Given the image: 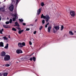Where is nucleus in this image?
Here are the masks:
<instances>
[{"instance_id": "obj_1", "label": "nucleus", "mask_w": 76, "mask_h": 76, "mask_svg": "<svg viewBox=\"0 0 76 76\" xmlns=\"http://www.w3.org/2000/svg\"><path fill=\"white\" fill-rule=\"evenodd\" d=\"M41 18H43V19H45L46 21L47 22H48L49 19H50V17L48 15H47L45 16H44V14H42L41 16Z\"/></svg>"}, {"instance_id": "obj_2", "label": "nucleus", "mask_w": 76, "mask_h": 76, "mask_svg": "<svg viewBox=\"0 0 76 76\" xmlns=\"http://www.w3.org/2000/svg\"><path fill=\"white\" fill-rule=\"evenodd\" d=\"M10 60V56L8 55H7L4 57V61H9Z\"/></svg>"}, {"instance_id": "obj_3", "label": "nucleus", "mask_w": 76, "mask_h": 76, "mask_svg": "<svg viewBox=\"0 0 76 76\" xmlns=\"http://www.w3.org/2000/svg\"><path fill=\"white\" fill-rule=\"evenodd\" d=\"M25 43L23 42L22 43L21 42H19L18 44V46L19 47H22L23 46H25Z\"/></svg>"}, {"instance_id": "obj_4", "label": "nucleus", "mask_w": 76, "mask_h": 76, "mask_svg": "<svg viewBox=\"0 0 76 76\" xmlns=\"http://www.w3.org/2000/svg\"><path fill=\"white\" fill-rule=\"evenodd\" d=\"M70 14L72 17H75V16H76V13L75 12L73 11H70Z\"/></svg>"}, {"instance_id": "obj_5", "label": "nucleus", "mask_w": 76, "mask_h": 76, "mask_svg": "<svg viewBox=\"0 0 76 76\" xmlns=\"http://www.w3.org/2000/svg\"><path fill=\"white\" fill-rule=\"evenodd\" d=\"M13 15L14 16H15V17L13 18H12V20L13 21H15V20H16V18L17 17V16H18V14H17V12H15V14H14Z\"/></svg>"}, {"instance_id": "obj_6", "label": "nucleus", "mask_w": 76, "mask_h": 76, "mask_svg": "<svg viewBox=\"0 0 76 76\" xmlns=\"http://www.w3.org/2000/svg\"><path fill=\"white\" fill-rule=\"evenodd\" d=\"M1 56L2 57H5V56H6V52L4 51L1 52Z\"/></svg>"}, {"instance_id": "obj_7", "label": "nucleus", "mask_w": 76, "mask_h": 76, "mask_svg": "<svg viewBox=\"0 0 76 76\" xmlns=\"http://www.w3.org/2000/svg\"><path fill=\"white\" fill-rule=\"evenodd\" d=\"M41 12V8H39L37 11V15H39L40 14Z\"/></svg>"}, {"instance_id": "obj_8", "label": "nucleus", "mask_w": 76, "mask_h": 76, "mask_svg": "<svg viewBox=\"0 0 76 76\" xmlns=\"http://www.w3.org/2000/svg\"><path fill=\"white\" fill-rule=\"evenodd\" d=\"M9 9L11 11L13 10V5H11L9 7Z\"/></svg>"}, {"instance_id": "obj_9", "label": "nucleus", "mask_w": 76, "mask_h": 76, "mask_svg": "<svg viewBox=\"0 0 76 76\" xmlns=\"http://www.w3.org/2000/svg\"><path fill=\"white\" fill-rule=\"evenodd\" d=\"M53 28H55L56 31H57L60 29V27H59V26H55L53 27Z\"/></svg>"}, {"instance_id": "obj_10", "label": "nucleus", "mask_w": 76, "mask_h": 76, "mask_svg": "<svg viewBox=\"0 0 76 76\" xmlns=\"http://www.w3.org/2000/svg\"><path fill=\"white\" fill-rule=\"evenodd\" d=\"M17 53V54H20V53H22V51L20 50H16Z\"/></svg>"}, {"instance_id": "obj_11", "label": "nucleus", "mask_w": 76, "mask_h": 76, "mask_svg": "<svg viewBox=\"0 0 76 76\" xmlns=\"http://www.w3.org/2000/svg\"><path fill=\"white\" fill-rule=\"evenodd\" d=\"M51 27L50 26H49L48 27V32H50V31H51Z\"/></svg>"}, {"instance_id": "obj_12", "label": "nucleus", "mask_w": 76, "mask_h": 76, "mask_svg": "<svg viewBox=\"0 0 76 76\" xmlns=\"http://www.w3.org/2000/svg\"><path fill=\"white\" fill-rule=\"evenodd\" d=\"M15 25H14V26H18V27H19V26H20L18 22H15Z\"/></svg>"}, {"instance_id": "obj_13", "label": "nucleus", "mask_w": 76, "mask_h": 76, "mask_svg": "<svg viewBox=\"0 0 76 76\" xmlns=\"http://www.w3.org/2000/svg\"><path fill=\"white\" fill-rule=\"evenodd\" d=\"M4 47V43L2 42H0V47Z\"/></svg>"}, {"instance_id": "obj_14", "label": "nucleus", "mask_w": 76, "mask_h": 76, "mask_svg": "<svg viewBox=\"0 0 76 76\" xmlns=\"http://www.w3.org/2000/svg\"><path fill=\"white\" fill-rule=\"evenodd\" d=\"M9 48V44H7L5 47H4V48L5 49H7V48Z\"/></svg>"}, {"instance_id": "obj_15", "label": "nucleus", "mask_w": 76, "mask_h": 76, "mask_svg": "<svg viewBox=\"0 0 76 76\" xmlns=\"http://www.w3.org/2000/svg\"><path fill=\"white\" fill-rule=\"evenodd\" d=\"M24 31V30H22L19 31L18 32L19 34H21L22 32H23V31Z\"/></svg>"}, {"instance_id": "obj_16", "label": "nucleus", "mask_w": 76, "mask_h": 76, "mask_svg": "<svg viewBox=\"0 0 76 76\" xmlns=\"http://www.w3.org/2000/svg\"><path fill=\"white\" fill-rule=\"evenodd\" d=\"M69 34L70 35H73V33L72 32V31H69Z\"/></svg>"}, {"instance_id": "obj_17", "label": "nucleus", "mask_w": 76, "mask_h": 76, "mask_svg": "<svg viewBox=\"0 0 76 76\" xmlns=\"http://www.w3.org/2000/svg\"><path fill=\"white\" fill-rule=\"evenodd\" d=\"M3 38L4 39V40H7V38L6 37V36L3 37Z\"/></svg>"}, {"instance_id": "obj_18", "label": "nucleus", "mask_w": 76, "mask_h": 76, "mask_svg": "<svg viewBox=\"0 0 76 76\" xmlns=\"http://www.w3.org/2000/svg\"><path fill=\"white\" fill-rule=\"evenodd\" d=\"M1 11H3V12H4V9L3 8H1L0 9Z\"/></svg>"}, {"instance_id": "obj_19", "label": "nucleus", "mask_w": 76, "mask_h": 76, "mask_svg": "<svg viewBox=\"0 0 76 76\" xmlns=\"http://www.w3.org/2000/svg\"><path fill=\"white\" fill-rule=\"evenodd\" d=\"M3 26L4 28H8V27H7V25H3Z\"/></svg>"}, {"instance_id": "obj_20", "label": "nucleus", "mask_w": 76, "mask_h": 76, "mask_svg": "<svg viewBox=\"0 0 76 76\" xmlns=\"http://www.w3.org/2000/svg\"><path fill=\"white\" fill-rule=\"evenodd\" d=\"M61 31H63V29H64V26L63 25H61Z\"/></svg>"}, {"instance_id": "obj_21", "label": "nucleus", "mask_w": 76, "mask_h": 76, "mask_svg": "<svg viewBox=\"0 0 76 76\" xmlns=\"http://www.w3.org/2000/svg\"><path fill=\"white\" fill-rule=\"evenodd\" d=\"M33 60L34 61H36V58L34 57H33Z\"/></svg>"}, {"instance_id": "obj_22", "label": "nucleus", "mask_w": 76, "mask_h": 76, "mask_svg": "<svg viewBox=\"0 0 76 76\" xmlns=\"http://www.w3.org/2000/svg\"><path fill=\"white\" fill-rule=\"evenodd\" d=\"M8 74V73H4L3 74V75L4 76H7V75Z\"/></svg>"}, {"instance_id": "obj_23", "label": "nucleus", "mask_w": 76, "mask_h": 76, "mask_svg": "<svg viewBox=\"0 0 76 76\" xmlns=\"http://www.w3.org/2000/svg\"><path fill=\"white\" fill-rule=\"evenodd\" d=\"M42 28H43V27H42V26H40L39 27V30L40 31H41V29H42Z\"/></svg>"}, {"instance_id": "obj_24", "label": "nucleus", "mask_w": 76, "mask_h": 76, "mask_svg": "<svg viewBox=\"0 0 76 76\" xmlns=\"http://www.w3.org/2000/svg\"><path fill=\"white\" fill-rule=\"evenodd\" d=\"M13 21V20H12V19H10V23H12V21Z\"/></svg>"}, {"instance_id": "obj_25", "label": "nucleus", "mask_w": 76, "mask_h": 76, "mask_svg": "<svg viewBox=\"0 0 76 76\" xmlns=\"http://www.w3.org/2000/svg\"><path fill=\"white\" fill-rule=\"evenodd\" d=\"M12 3H15V1H16V0H11Z\"/></svg>"}, {"instance_id": "obj_26", "label": "nucleus", "mask_w": 76, "mask_h": 76, "mask_svg": "<svg viewBox=\"0 0 76 76\" xmlns=\"http://www.w3.org/2000/svg\"><path fill=\"white\" fill-rule=\"evenodd\" d=\"M5 66H6V67H9V66H10V65L8 64H5Z\"/></svg>"}, {"instance_id": "obj_27", "label": "nucleus", "mask_w": 76, "mask_h": 76, "mask_svg": "<svg viewBox=\"0 0 76 76\" xmlns=\"http://www.w3.org/2000/svg\"><path fill=\"white\" fill-rule=\"evenodd\" d=\"M3 31H4V29H2L1 30H0V32H1V34H3V33H2V32H3Z\"/></svg>"}, {"instance_id": "obj_28", "label": "nucleus", "mask_w": 76, "mask_h": 76, "mask_svg": "<svg viewBox=\"0 0 76 76\" xmlns=\"http://www.w3.org/2000/svg\"><path fill=\"white\" fill-rule=\"evenodd\" d=\"M19 20L20 22H23V20L22 19H19Z\"/></svg>"}, {"instance_id": "obj_29", "label": "nucleus", "mask_w": 76, "mask_h": 76, "mask_svg": "<svg viewBox=\"0 0 76 76\" xmlns=\"http://www.w3.org/2000/svg\"><path fill=\"white\" fill-rule=\"evenodd\" d=\"M12 31H16V29L15 28H12Z\"/></svg>"}, {"instance_id": "obj_30", "label": "nucleus", "mask_w": 76, "mask_h": 76, "mask_svg": "<svg viewBox=\"0 0 76 76\" xmlns=\"http://www.w3.org/2000/svg\"><path fill=\"white\" fill-rule=\"evenodd\" d=\"M31 41H32L33 43H34V39L33 38H32L31 39Z\"/></svg>"}, {"instance_id": "obj_31", "label": "nucleus", "mask_w": 76, "mask_h": 76, "mask_svg": "<svg viewBox=\"0 0 76 76\" xmlns=\"http://www.w3.org/2000/svg\"><path fill=\"white\" fill-rule=\"evenodd\" d=\"M16 5L18 4V3H19V0H16Z\"/></svg>"}, {"instance_id": "obj_32", "label": "nucleus", "mask_w": 76, "mask_h": 76, "mask_svg": "<svg viewBox=\"0 0 76 76\" xmlns=\"http://www.w3.org/2000/svg\"><path fill=\"white\" fill-rule=\"evenodd\" d=\"M49 25V23H48L45 26V28H47L48 27V25Z\"/></svg>"}, {"instance_id": "obj_33", "label": "nucleus", "mask_w": 76, "mask_h": 76, "mask_svg": "<svg viewBox=\"0 0 76 76\" xmlns=\"http://www.w3.org/2000/svg\"><path fill=\"white\" fill-rule=\"evenodd\" d=\"M41 5L42 6H44V3L42 2L41 4Z\"/></svg>"}, {"instance_id": "obj_34", "label": "nucleus", "mask_w": 76, "mask_h": 76, "mask_svg": "<svg viewBox=\"0 0 76 76\" xmlns=\"http://www.w3.org/2000/svg\"><path fill=\"white\" fill-rule=\"evenodd\" d=\"M42 23L43 24H44V23H45V20H42Z\"/></svg>"}, {"instance_id": "obj_35", "label": "nucleus", "mask_w": 76, "mask_h": 76, "mask_svg": "<svg viewBox=\"0 0 76 76\" xmlns=\"http://www.w3.org/2000/svg\"><path fill=\"white\" fill-rule=\"evenodd\" d=\"M5 23L7 25H8L9 23V21H7L5 22Z\"/></svg>"}, {"instance_id": "obj_36", "label": "nucleus", "mask_w": 76, "mask_h": 76, "mask_svg": "<svg viewBox=\"0 0 76 76\" xmlns=\"http://www.w3.org/2000/svg\"><path fill=\"white\" fill-rule=\"evenodd\" d=\"M29 30H30V28H26V31H29Z\"/></svg>"}, {"instance_id": "obj_37", "label": "nucleus", "mask_w": 76, "mask_h": 76, "mask_svg": "<svg viewBox=\"0 0 76 76\" xmlns=\"http://www.w3.org/2000/svg\"><path fill=\"white\" fill-rule=\"evenodd\" d=\"M18 29L19 31H21V28L19 27L18 28Z\"/></svg>"}, {"instance_id": "obj_38", "label": "nucleus", "mask_w": 76, "mask_h": 76, "mask_svg": "<svg viewBox=\"0 0 76 76\" xmlns=\"http://www.w3.org/2000/svg\"><path fill=\"white\" fill-rule=\"evenodd\" d=\"M53 31L54 33H56V31H55V29H54V28L53 29Z\"/></svg>"}, {"instance_id": "obj_39", "label": "nucleus", "mask_w": 76, "mask_h": 76, "mask_svg": "<svg viewBox=\"0 0 76 76\" xmlns=\"http://www.w3.org/2000/svg\"><path fill=\"white\" fill-rule=\"evenodd\" d=\"M37 33V31H35L34 33H33V34H36V33Z\"/></svg>"}, {"instance_id": "obj_40", "label": "nucleus", "mask_w": 76, "mask_h": 76, "mask_svg": "<svg viewBox=\"0 0 76 76\" xmlns=\"http://www.w3.org/2000/svg\"><path fill=\"white\" fill-rule=\"evenodd\" d=\"M29 44L30 45H32V42H31L29 41Z\"/></svg>"}, {"instance_id": "obj_41", "label": "nucleus", "mask_w": 76, "mask_h": 76, "mask_svg": "<svg viewBox=\"0 0 76 76\" xmlns=\"http://www.w3.org/2000/svg\"><path fill=\"white\" fill-rule=\"evenodd\" d=\"M32 60H33V58H31L30 59V61H32Z\"/></svg>"}, {"instance_id": "obj_42", "label": "nucleus", "mask_w": 76, "mask_h": 76, "mask_svg": "<svg viewBox=\"0 0 76 76\" xmlns=\"http://www.w3.org/2000/svg\"><path fill=\"white\" fill-rule=\"evenodd\" d=\"M23 25L24 26H25V25H26V23H23Z\"/></svg>"}, {"instance_id": "obj_43", "label": "nucleus", "mask_w": 76, "mask_h": 76, "mask_svg": "<svg viewBox=\"0 0 76 76\" xmlns=\"http://www.w3.org/2000/svg\"><path fill=\"white\" fill-rule=\"evenodd\" d=\"M1 16H0V21L1 20Z\"/></svg>"}, {"instance_id": "obj_44", "label": "nucleus", "mask_w": 76, "mask_h": 76, "mask_svg": "<svg viewBox=\"0 0 76 76\" xmlns=\"http://www.w3.org/2000/svg\"><path fill=\"white\" fill-rule=\"evenodd\" d=\"M8 37L9 38H10V35H9L8 36Z\"/></svg>"}, {"instance_id": "obj_45", "label": "nucleus", "mask_w": 76, "mask_h": 76, "mask_svg": "<svg viewBox=\"0 0 76 76\" xmlns=\"http://www.w3.org/2000/svg\"><path fill=\"white\" fill-rule=\"evenodd\" d=\"M30 26H34V25H33V24H31Z\"/></svg>"}, {"instance_id": "obj_46", "label": "nucleus", "mask_w": 76, "mask_h": 76, "mask_svg": "<svg viewBox=\"0 0 76 76\" xmlns=\"http://www.w3.org/2000/svg\"><path fill=\"white\" fill-rule=\"evenodd\" d=\"M19 27H16V28H17V29H18V28Z\"/></svg>"}, {"instance_id": "obj_47", "label": "nucleus", "mask_w": 76, "mask_h": 76, "mask_svg": "<svg viewBox=\"0 0 76 76\" xmlns=\"http://www.w3.org/2000/svg\"><path fill=\"white\" fill-rule=\"evenodd\" d=\"M37 19H36V20H35V22H36V21H37Z\"/></svg>"}, {"instance_id": "obj_48", "label": "nucleus", "mask_w": 76, "mask_h": 76, "mask_svg": "<svg viewBox=\"0 0 76 76\" xmlns=\"http://www.w3.org/2000/svg\"><path fill=\"white\" fill-rule=\"evenodd\" d=\"M75 32L76 33V31H75Z\"/></svg>"}, {"instance_id": "obj_49", "label": "nucleus", "mask_w": 76, "mask_h": 76, "mask_svg": "<svg viewBox=\"0 0 76 76\" xmlns=\"http://www.w3.org/2000/svg\"><path fill=\"white\" fill-rule=\"evenodd\" d=\"M0 34H1V32L0 31Z\"/></svg>"}, {"instance_id": "obj_50", "label": "nucleus", "mask_w": 76, "mask_h": 76, "mask_svg": "<svg viewBox=\"0 0 76 76\" xmlns=\"http://www.w3.org/2000/svg\"><path fill=\"white\" fill-rule=\"evenodd\" d=\"M6 1V0H5V1Z\"/></svg>"}, {"instance_id": "obj_51", "label": "nucleus", "mask_w": 76, "mask_h": 76, "mask_svg": "<svg viewBox=\"0 0 76 76\" xmlns=\"http://www.w3.org/2000/svg\"><path fill=\"white\" fill-rule=\"evenodd\" d=\"M0 75H1V74H0Z\"/></svg>"}]
</instances>
